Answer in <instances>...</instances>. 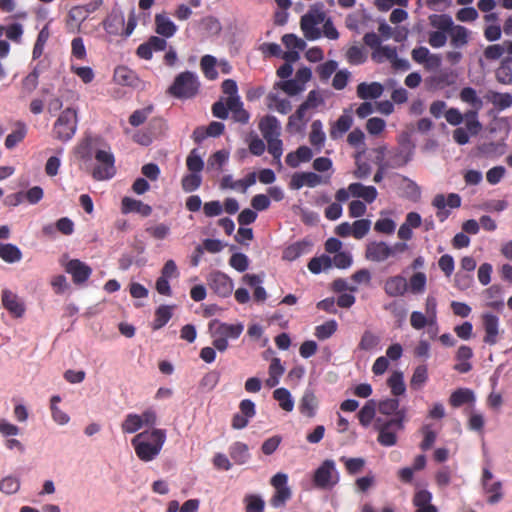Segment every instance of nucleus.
Here are the masks:
<instances>
[{
    "mask_svg": "<svg viewBox=\"0 0 512 512\" xmlns=\"http://www.w3.org/2000/svg\"><path fill=\"white\" fill-rule=\"evenodd\" d=\"M383 289L389 297H402L408 292V281L400 274L390 276L385 280Z\"/></svg>",
    "mask_w": 512,
    "mask_h": 512,
    "instance_id": "dca6fc26",
    "label": "nucleus"
},
{
    "mask_svg": "<svg viewBox=\"0 0 512 512\" xmlns=\"http://www.w3.org/2000/svg\"><path fill=\"white\" fill-rule=\"evenodd\" d=\"M49 23L45 24L44 27L38 33L36 42L33 47L32 57L34 60L40 58L44 52L45 45L50 38Z\"/></svg>",
    "mask_w": 512,
    "mask_h": 512,
    "instance_id": "4c0bfd02",
    "label": "nucleus"
},
{
    "mask_svg": "<svg viewBox=\"0 0 512 512\" xmlns=\"http://www.w3.org/2000/svg\"><path fill=\"white\" fill-rule=\"evenodd\" d=\"M0 258L6 263H16L22 259V252L14 244H0Z\"/></svg>",
    "mask_w": 512,
    "mask_h": 512,
    "instance_id": "72a5a7b5",
    "label": "nucleus"
},
{
    "mask_svg": "<svg viewBox=\"0 0 512 512\" xmlns=\"http://www.w3.org/2000/svg\"><path fill=\"white\" fill-rule=\"evenodd\" d=\"M407 411L402 408L397 417L383 418L377 417L374 422V428L378 432L377 441L381 446L391 447L398 442V433L405 428Z\"/></svg>",
    "mask_w": 512,
    "mask_h": 512,
    "instance_id": "f03ea898",
    "label": "nucleus"
},
{
    "mask_svg": "<svg viewBox=\"0 0 512 512\" xmlns=\"http://www.w3.org/2000/svg\"><path fill=\"white\" fill-rule=\"evenodd\" d=\"M346 60L351 65H361L367 60V55L362 46L353 45L346 51Z\"/></svg>",
    "mask_w": 512,
    "mask_h": 512,
    "instance_id": "49530a36",
    "label": "nucleus"
},
{
    "mask_svg": "<svg viewBox=\"0 0 512 512\" xmlns=\"http://www.w3.org/2000/svg\"><path fill=\"white\" fill-rule=\"evenodd\" d=\"M339 482V473L332 459L324 460L315 470L313 484L321 490L332 489Z\"/></svg>",
    "mask_w": 512,
    "mask_h": 512,
    "instance_id": "6e6552de",
    "label": "nucleus"
},
{
    "mask_svg": "<svg viewBox=\"0 0 512 512\" xmlns=\"http://www.w3.org/2000/svg\"><path fill=\"white\" fill-rule=\"evenodd\" d=\"M325 20L326 13L323 3L313 4L300 19V27L305 38L312 41L319 39L322 32L317 26L324 23Z\"/></svg>",
    "mask_w": 512,
    "mask_h": 512,
    "instance_id": "39448f33",
    "label": "nucleus"
},
{
    "mask_svg": "<svg viewBox=\"0 0 512 512\" xmlns=\"http://www.w3.org/2000/svg\"><path fill=\"white\" fill-rule=\"evenodd\" d=\"M97 165L92 170V177L97 181L111 179L116 174L115 157L110 147L97 149L94 153Z\"/></svg>",
    "mask_w": 512,
    "mask_h": 512,
    "instance_id": "423d86ee",
    "label": "nucleus"
},
{
    "mask_svg": "<svg viewBox=\"0 0 512 512\" xmlns=\"http://www.w3.org/2000/svg\"><path fill=\"white\" fill-rule=\"evenodd\" d=\"M309 141L313 146L318 147L319 149L323 146L325 141V133L323 132L322 123L320 120H315L312 123Z\"/></svg>",
    "mask_w": 512,
    "mask_h": 512,
    "instance_id": "5fc2aeb1",
    "label": "nucleus"
},
{
    "mask_svg": "<svg viewBox=\"0 0 512 512\" xmlns=\"http://www.w3.org/2000/svg\"><path fill=\"white\" fill-rule=\"evenodd\" d=\"M40 72L37 67L26 75L21 81L20 96L26 97L30 95L38 86Z\"/></svg>",
    "mask_w": 512,
    "mask_h": 512,
    "instance_id": "2f4dec72",
    "label": "nucleus"
},
{
    "mask_svg": "<svg viewBox=\"0 0 512 512\" xmlns=\"http://www.w3.org/2000/svg\"><path fill=\"white\" fill-rule=\"evenodd\" d=\"M3 307L15 318H21L25 314L26 307L20 297L9 289H3L1 294Z\"/></svg>",
    "mask_w": 512,
    "mask_h": 512,
    "instance_id": "ddd939ff",
    "label": "nucleus"
},
{
    "mask_svg": "<svg viewBox=\"0 0 512 512\" xmlns=\"http://www.w3.org/2000/svg\"><path fill=\"white\" fill-rule=\"evenodd\" d=\"M227 105L229 111L232 112V118L235 122L247 124L250 119V114L243 108V103L240 97L227 98Z\"/></svg>",
    "mask_w": 512,
    "mask_h": 512,
    "instance_id": "bb28decb",
    "label": "nucleus"
},
{
    "mask_svg": "<svg viewBox=\"0 0 512 512\" xmlns=\"http://www.w3.org/2000/svg\"><path fill=\"white\" fill-rule=\"evenodd\" d=\"M276 86L290 96H295L304 90V86L295 79L278 82Z\"/></svg>",
    "mask_w": 512,
    "mask_h": 512,
    "instance_id": "0e129e2a",
    "label": "nucleus"
},
{
    "mask_svg": "<svg viewBox=\"0 0 512 512\" xmlns=\"http://www.w3.org/2000/svg\"><path fill=\"white\" fill-rule=\"evenodd\" d=\"M484 98L498 111H503L512 106V95L510 93L488 90Z\"/></svg>",
    "mask_w": 512,
    "mask_h": 512,
    "instance_id": "a878e982",
    "label": "nucleus"
},
{
    "mask_svg": "<svg viewBox=\"0 0 512 512\" xmlns=\"http://www.w3.org/2000/svg\"><path fill=\"white\" fill-rule=\"evenodd\" d=\"M153 110V105H148L142 109L135 110L129 117V123L134 127L142 125L152 114Z\"/></svg>",
    "mask_w": 512,
    "mask_h": 512,
    "instance_id": "6e6d98bb",
    "label": "nucleus"
},
{
    "mask_svg": "<svg viewBox=\"0 0 512 512\" xmlns=\"http://www.w3.org/2000/svg\"><path fill=\"white\" fill-rule=\"evenodd\" d=\"M229 454L236 464H245L250 455L248 452V446L242 442H235L229 448Z\"/></svg>",
    "mask_w": 512,
    "mask_h": 512,
    "instance_id": "e433bc0d",
    "label": "nucleus"
},
{
    "mask_svg": "<svg viewBox=\"0 0 512 512\" xmlns=\"http://www.w3.org/2000/svg\"><path fill=\"white\" fill-rule=\"evenodd\" d=\"M64 268L71 275L72 281L76 285L84 284L92 274L91 267L79 259L69 260Z\"/></svg>",
    "mask_w": 512,
    "mask_h": 512,
    "instance_id": "9b49d317",
    "label": "nucleus"
},
{
    "mask_svg": "<svg viewBox=\"0 0 512 512\" xmlns=\"http://www.w3.org/2000/svg\"><path fill=\"white\" fill-rule=\"evenodd\" d=\"M429 20L432 27L442 32H450L456 26L448 14H433Z\"/></svg>",
    "mask_w": 512,
    "mask_h": 512,
    "instance_id": "58836bf2",
    "label": "nucleus"
},
{
    "mask_svg": "<svg viewBox=\"0 0 512 512\" xmlns=\"http://www.w3.org/2000/svg\"><path fill=\"white\" fill-rule=\"evenodd\" d=\"M268 144V152L273 156L276 163L281 164L283 154V142L279 137L265 139Z\"/></svg>",
    "mask_w": 512,
    "mask_h": 512,
    "instance_id": "e2e57ef3",
    "label": "nucleus"
},
{
    "mask_svg": "<svg viewBox=\"0 0 512 512\" xmlns=\"http://www.w3.org/2000/svg\"><path fill=\"white\" fill-rule=\"evenodd\" d=\"M338 328V324L335 320H328L325 323L315 327L314 335L319 340H326L330 338Z\"/></svg>",
    "mask_w": 512,
    "mask_h": 512,
    "instance_id": "864d4df0",
    "label": "nucleus"
},
{
    "mask_svg": "<svg viewBox=\"0 0 512 512\" xmlns=\"http://www.w3.org/2000/svg\"><path fill=\"white\" fill-rule=\"evenodd\" d=\"M400 402L399 400L395 398H387L384 400H381L378 405V411L381 415L386 417H397L398 413L401 411L402 408H399Z\"/></svg>",
    "mask_w": 512,
    "mask_h": 512,
    "instance_id": "f704fd0d",
    "label": "nucleus"
},
{
    "mask_svg": "<svg viewBox=\"0 0 512 512\" xmlns=\"http://www.w3.org/2000/svg\"><path fill=\"white\" fill-rule=\"evenodd\" d=\"M216 66V58L212 55H204L200 61V67L205 75V77L209 80H214L218 76V72L215 69Z\"/></svg>",
    "mask_w": 512,
    "mask_h": 512,
    "instance_id": "3c124183",
    "label": "nucleus"
},
{
    "mask_svg": "<svg viewBox=\"0 0 512 512\" xmlns=\"http://www.w3.org/2000/svg\"><path fill=\"white\" fill-rule=\"evenodd\" d=\"M483 489L486 494L489 495L487 502L490 504H496L498 503L502 497V484L500 481H496L494 483H489L485 486H483Z\"/></svg>",
    "mask_w": 512,
    "mask_h": 512,
    "instance_id": "13d9d810",
    "label": "nucleus"
},
{
    "mask_svg": "<svg viewBox=\"0 0 512 512\" xmlns=\"http://www.w3.org/2000/svg\"><path fill=\"white\" fill-rule=\"evenodd\" d=\"M375 414L376 402L374 400H368L357 414L359 423L365 428L368 427L375 418Z\"/></svg>",
    "mask_w": 512,
    "mask_h": 512,
    "instance_id": "c9c22d12",
    "label": "nucleus"
},
{
    "mask_svg": "<svg viewBox=\"0 0 512 512\" xmlns=\"http://www.w3.org/2000/svg\"><path fill=\"white\" fill-rule=\"evenodd\" d=\"M209 330L211 335H221L228 341V339H238L244 330V326L241 323L228 324L214 319L209 323Z\"/></svg>",
    "mask_w": 512,
    "mask_h": 512,
    "instance_id": "f8f14e48",
    "label": "nucleus"
},
{
    "mask_svg": "<svg viewBox=\"0 0 512 512\" xmlns=\"http://www.w3.org/2000/svg\"><path fill=\"white\" fill-rule=\"evenodd\" d=\"M121 211L123 214L138 213L143 217H148L152 213V207L130 197H124L121 201Z\"/></svg>",
    "mask_w": 512,
    "mask_h": 512,
    "instance_id": "6ab92c4d",
    "label": "nucleus"
},
{
    "mask_svg": "<svg viewBox=\"0 0 512 512\" xmlns=\"http://www.w3.org/2000/svg\"><path fill=\"white\" fill-rule=\"evenodd\" d=\"M155 32L164 37L171 38L177 32V26L174 22L164 13L155 15Z\"/></svg>",
    "mask_w": 512,
    "mask_h": 512,
    "instance_id": "aec40b11",
    "label": "nucleus"
},
{
    "mask_svg": "<svg viewBox=\"0 0 512 512\" xmlns=\"http://www.w3.org/2000/svg\"><path fill=\"white\" fill-rule=\"evenodd\" d=\"M186 165L188 170L193 173L200 174V172L203 170L204 162L200 155L197 153L196 149H193L187 156Z\"/></svg>",
    "mask_w": 512,
    "mask_h": 512,
    "instance_id": "338daca9",
    "label": "nucleus"
},
{
    "mask_svg": "<svg viewBox=\"0 0 512 512\" xmlns=\"http://www.w3.org/2000/svg\"><path fill=\"white\" fill-rule=\"evenodd\" d=\"M380 344V337L370 330H365L358 344V349L362 351H371Z\"/></svg>",
    "mask_w": 512,
    "mask_h": 512,
    "instance_id": "de8ad7c7",
    "label": "nucleus"
},
{
    "mask_svg": "<svg viewBox=\"0 0 512 512\" xmlns=\"http://www.w3.org/2000/svg\"><path fill=\"white\" fill-rule=\"evenodd\" d=\"M450 45L456 49L465 47L470 38L469 30L461 25H456L450 32Z\"/></svg>",
    "mask_w": 512,
    "mask_h": 512,
    "instance_id": "7c9ffc66",
    "label": "nucleus"
},
{
    "mask_svg": "<svg viewBox=\"0 0 512 512\" xmlns=\"http://www.w3.org/2000/svg\"><path fill=\"white\" fill-rule=\"evenodd\" d=\"M432 205L437 209L436 216L440 222H444L450 215L449 208H458L461 206V197L456 193H450L447 198L443 194H437Z\"/></svg>",
    "mask_w": 512,
    "mask_h": 512,
    "instance_id": "9d476101",
    "label": "nucleus"
},
{
    "mask_svg": "<svg viewBox=\"0 0 512 512\" xmlns=\"http://www.w3.org/2000/svg\"><path fill=\"white\" fill-rule=\"evenodd\" d=\"M384 88L379 82H362L357 86V96L362 100L377 99L383 94Z\"/></svg>",
    "mask_w": 512,
    "mask_h": 512,
    "instance_id": "393cba45",
    "label": "nucleus"
},
{
    "mask_svg": "<svg viewBox=\"0 0 512 512\" xmlns=\"http://www.w3.org/2000/svg\"><path fill=\"white\" fill-rule=\"evenodd\" d=\"M206 280L209 288L218 296L226 298L232 294L234 284L225 273L213 271L207 276Z\"/></svg>",
    "mask_w": 512,
    "mask_h": 512,
    "instance_id": "1a4fd4ad",
    "label": "nucleus"
},
{
    "mask_svg": "<svg viewBox=\"0 0 512 512\" xmlns=\"http://www.w3.org/2000/svg\"><path fill=\"white\" fill-rule=\"evenodd\" d=\"M172 311L170 306L161 305L155 311L154 329H160L171 319Z\"/></svg>",
    "mask_w": 512,
    "mask_h": 512,
    "instance_id": "4d7b16f0",
    "label": "nucleus"
},
{
    "mask_svg": "<svg viewBox=\"0 0 512 512\" xmlns=\"http://www.w3.org/2000/svg\"><path fill=\"white\" fill-rule=\"evenodd\" d=\"M104 30L112 36L122 35L125 26L123 13L118 9H113L102 22Z\"/></svg>",
    "mask_w": 512,
    "mask_h": 512,
    "instance_id": "f3484780",
    "label": "nucleus"
},
{
    "mask_svg": "<svg viewBox=\"0 0 512 512\" xmlns=\"http://www.w3.org/2000/svg\"><path fill=\"white\" fill-rule=\"evenodd\" d=\"M291 496L292 492L290 488L275 489V493L270 499V504L274 508L283 507Z\"/></svg>",
    "mask_w": 512,
    "mask_h": 512,
    "instance_id": "680f3d73",
    "label": "nucleus"
},
{
    "mask_svg": "<svg viewBox=\"0 0 512 512\" xmlns=\"http://www.w3.org/2000/svg\"><path fill=\"white\" fill-rule=\"evenodd\" d=\"M88 17L84 13L82 7L80 5L73 6L67 14L66 18V27L69 31H80L81 24L87 19Z\"/></svg>",
    "mask_w": 512,
    "mask_h": 512,
    "instance_id": "c85d7f7f",
    "label": "nucleus"
},
{
    "mask_svg": "<svg viewBox=\"0 0 512 512\" xmlns=\"http://www.w3.org/2000/svg\"><path fill=\"white\" fill-rule=\"evenodd\" d=\"M352 118L348 115H341L330 129V137L337 139L346 133L352 126Z\"/></svg>",
    "mask_w": 512,
    "mask_h": 512,
    "instance_id": "c03bdc74",
    "label": "nucleus"
},
{
    "mask_svg": "<svg viewBox=\"0 0 512 512\" xmlns=\"http://www.w3.org/2000/svg\"><path fill=\"white\" fill-rule=\"evenodd\" d=\"M93 142L94 139L92 137L86 136L75 147V155L82 161H90L93 157Z\"/></svg>",
    "mask_w": 512,
    "mask_h": 512,
    "instance_id": "ea45409f",
    "label": "nucleus"
},
{
    "mask_svg": "<svg viewBox=\"0 0 512 512\" xmlns=\"http://www.w3.org/2000/svg\"><path fill=\"white\" fill-rule=\"evenodd\" d=\"M321 183V177L314 172L295 173L290 182L292 189H300L303 186L316 187Z\"/></svg>",
    "mask_w": 512,
    "mask_h": 512,
    "instance_id": "412c9836",
    "label": "nucleus"
},
{
    "mask_svg": "<svg viewBox=\"0 0 512 512\" xmlns=\"http://www.w3.org/2000/svg\"><path fill=\"white\" fill-rule=\"evenodd\" d=\"M259 130L264 139L279 137L281 130L280 122L275 116L266 115L259 122Z\"/></svg>",
    "mask_w": 512,
    "mask_h": 512,
    "instance_id": "b1692460",
    "label": "nucleus"
},
{
    "mask_svg": "<svg viewBox=\"0 0 512 512\" xmlns=\"http://www.w3.org/2000/svg\"><path fill=\"white\" fill-rule=\"evenodd\" d=\"M482 324L485 330L483 341L488 345H495L498 341L499 318L492 313L482 314Z\"/></svg>",
    "mask_w": 512,
    "mask_h": 512,
    "instance_id": "2eb2a0df",
    "label": "nucleus"
},
{
    "mask_svg": "<svg viewBox=\"0 0 512 512\" xmlns=\"http://www.w3.org/2000/svg\"><path fill=\"white\" fill-rule=\"evenodd\" d=\"M166 441V431L164 429H153L138 433L132 440L137 457L149 462L154 460L161 452Z\"/></svg>",
    "mask_w": 512,
    "mask_h": 512,
    "instance_id": "f257e3e1",
    "label": "nucleus"
},
{
    "mask_svg": "<svg viewBox=\"0 0 512 512\" xmlns=\"http://www.w3.org/2000/svg\"><path fill=\"white\" fill-rule=\"evenodd\" d=\"M432 493L426 489L417 490L412 498L415 512H438V508L432 504Z\"/></svg>",
    "mask_w": 512,
    "mask_h": 512,
    "instance_id": "a211bd4d",
    "label": "nucleus"
},
{
    "mask_svg": "<svg viewBox=\"0 0 512 512\" xmlns=\"http://www.w3.org/2000/svg\"><path fill=\"white\" fill-rule=\"evenodd\" d=\"M114 80L123 86H137L139 78L137 74L126 66H118L114 71Z\"/></svg>",
    "mask_w": 512,
    "mask_h": 512,
    "instance_id": "cd10ccee",
    "label": "nucleus"
},
{
    "mask_svg": "<svg viewBox=\"0 0 512 512\" xmlns=\"http://www.w3.org/2000/svg\"><path fill=\"white\" fill-rule=\"evenodd\" d=\"M27 133V129L24 123H17V129L10 133L5 140V147L7 149H13L17 144L23 141Z\"/></svg>",
    "mask_w": 512,
    "mask_h": 512,
    "instance_id": "603ef678",
    "label": "nucleus"
},
{
    "mask_svg": "<svg viewBox=\"0 0 512 512\" xmlns=\"http://www.w3.org/2000/svg\"><path fill=\"white\" fill-rule=\"evenodd\" d=\"M273 398L279 403V406L287 412H291L294 408V401L289 390L286 388H277L273 392Z\"/></svg>",
    "mask_w": 512,
    "mask_h": 512,
    "instance_id": "a18cd8bd",
    "label": "nucleus"
},
{
    "mask_svg": "<svg viewBox=\"0 0 512 512\" xmlns=\"http://www.w3.org/2000/svg\"><path fill=\"white\" fill-rule=\"evenodd\" d=\"M246 503V512H263L265 503L258 495H247L244 498Z\"/></svg>",
    "mask_w": 512,
    "mask_h": 512,
    "instance_id": "774afa93",
    "label": "nucleus"
},
{
    "mask_svg": "<svg viewBox=\"0 0 512 512\" xmlns=\"http://www.w3.org/2000/svg\"><path fill=\"white\" fill-rule=\"evenodd\" d=\"M427 276L424 272H415L408 281V291L414 295L422 294L426 289Z\"/></svg>",
    "mask_w": 512,
    "mask_h": 512,
    "instance_id": "a19ab883",
    "label": "nucleus"
},
{
    "mask_svg": "<svg viewBox=\"0 0 512 512\" xmlns=\"http://www.w3.org/2000/svg\"><path fill=\"white\" fill-rule=\"evenodd\" d=\"M267 107L269 109H274L278 113L286 115L288 114L291 109V103L287 99H281L276 93H269L267 95Z\"/></svg>",
    "mask_w": 512,
    "mask_h": 512,
    "instance_id": "473e14b6",
    "label": "nucleus"
},
{
    "mask_svg": "<svg viewBox=\"0 0 512 512\" xmlns=\"http://www.w3.org/2000/svg\"><path fill=\"white\" fill-rule=\"evenodd\" d=\"M143 427L142 417L138 414H128L121 424L124 433L132 434L137 432Z\"/></svg>",
    "mask_w": 512,
    "mask_h": 512,
    "instance_id": "8fccbe9b",
    "label": "nucleus"
},
{
    "mask_svg": "<svg viewBox=\"0 0 512 512\" xmlns=\"http://www.w3.org/2000/svg\"><path fill=\"white\" fill-rule=\"evenodd\" d=\"M348 190L351 196L362 198L367 203L374 202L378 196V192L374 186H364L358 182L349 184Z\"/></svg>",
    "mask_w": 512,
    "mask_h": 512,
    "instance_id": "4be33fe9",
    "label": "nucleus"
},
{
    "mask_svg": "<svg viewBox=\"0 0 512 512\" xmlns=\"http://www.w3.org/2000/svg\"><path fill=\"white\" fill-rule=\"evenodd\" d=\"M299 411L302 415L313 418L318 408V400L312 390H306L299 402Z\"/></svg>",
    "mask_w": 512,
    "mask_h": 512,
    "instance_id": "5701e85b",
    "label": "nucleus"
},
{
    "mask_svg": "<svg viewBox=\"0 0 512 512\" xmlns=\"http://www.w3.org/2000/svg\"><path fill=\"white\" fill-rule=\"evenodd\" d=\"M202 183V177L199 173H189L182 178L181 185L185 192L197 190Z\"/></svg>",
    "mask_w": 512,
    "mask_h": 512,
    "instance_id": "bf43d9fd",
    "label": "nucleus"
},
{
    "mask_svg": "<svg viewBox=\"0 0 512 512\" xmlns=\"http://www.w3.org/2000/svg\"><path fill=\"white\" fill-rule=\"evenodd\" d=\"M474 401V393L468 388H458L453 391L449 397V404L454 408H459L464 404L472 403Z\"/></svg>",
    "mask_w": 512,
    "mask_h": 512,
    "instance_id": "c756f323",
    "label": "nucleus"
},
{
    "mask_svg": "<svg viewBox=\"0 0 512 512\" xmlns=\"http://www.w3.org/2000/svg\"><path fill=\"white\" fill-rule=\"evenodd\" d=\"M305 248V243L295 242L284 249L282 258L284 260L294 261L304 253Z\"/></svg>",
    "mask_w": 512,
    "mask_h": 512,
    "instance_id": "052dcab7",
    "label": "nucleus"
},
{
    "mask_svg": "<svg viewBox=\"0 0 512 512\" xmlns=\"http://www.w3.org/2000/svg\"><path fill=\"white\" fill-rule=\"evenodd\" d=\"M459 98L463 103L471 106V109L464 113V119L467 130H469L471 134L476 135L481 129L478 113L483 108V100L472 87H464L460 91Z\"/></svg>",
    "mask_w": 512,
    "mask_h": 512,
    "instance_id": "20e7f679",
    "label": "nucleus"
},
{
    "mask_svg": "<svg viewBox=\"0 0 512 512\" xmlns=\"http://www.w3.org/2000/svg\"><path fill=\"white\" fill-rule=\"evenodd\" d=\"M199 89L200 82L197 75L191 71H184L175 77L167 93L174 98L186 100L194 98Z\"/></svg>",
    "mask_w": 512,
    "mask_h": 512,
    "instance_id": "7ed1b4c3",
    "label": "nucleus"
},
{
    "mask_svg": "<svg viewBox=\"0 0 512 512\" xmlns=\"http://www.w3.org/2000/svg\"><path fill=\"white\" fill-rule=\"evenodd\" d=\"M77 129V113L72 108H67L59 115L53 126L54 137L60 141L70 140Z\"/></svg>",
    "mask_w": 512,
    "mask_h": 512,
    "instance_id": "0eeeda50",
    "label": "nucleus"
},
{
    "mask_svg": "<svg viewBox=\"0 0 512 512\" xmlns=\"http://www.w3.org/2000/svg\"><path fill=\"white\" fill-rule=\"evenodd\" d=\"M423 440L420 443V448L423 451L429 450L436 441V432L433 431L430 424H426L421 428Z\"/></svg>",
    "mask_w": 512,
    "mask_h": 512,
    "instance_id": "69168bd1",
    "label": "nucleus"
},
{
    "mask_svg": "<svg viewBox=\"0 0 512 512\" xmlns=\"http://www.w3.org/2000/svg\"><path fill=\"white\" fill-rule=\"evenodd\" d=\"M392 257L390 246L383 241H372L366 245L365 258L373 262H383Z\"/></svg>",
    "mask_w": 512,
    "mask_h": 512,
    "instance_id": "4468645a",
    "label": "nucleus"
},
{
    "mask_svg": "<svg viewBox=\"0 0 512 512\" xmlns=\"http://www.w3.org/2000/svg\"><path fill=\"white\" fill-rule=\"evenodd\" d=\"M387 384L391 389V393L394 397L401 396L406 391L403 373L400 371H394L388 378Z\"/></svg>",
    "mask_w": 512,
    "mask_h": 512,
    "instance_id": "79ce46f5",
    "label": "nucleus"
},
{
    "mask_svg": "<svg viewBox=\"0 0 512 512\" xmlns=\"http://www.w3.org/2000/svg\"><path fill=\"white\" fill-rule=\"evenodd\" d=\"M502 288L499 285H492L484 291L485 298L489 300L487 303L488 307L493 309H501L504 305L503 301L500 300Z\"/></svg>",
    "mask_w": 512,
    "mask_h": 512,
    "instance_id": "09e8293b",
    "label": "nucleus"
},
{
    "mask_svg": "<svg viewBox=\"0 0 512 512\" xmlns=\"http://www.w3.org/2000/svg\"><path fill=\"white\" fill-rule=\"evenodd\" d=\"M428 380V368L427 365H418L412 374L410 379V387L413 390H420Z\"/></svg>",
    "mask_w": 512,
    "mask_h": 512,
    "instance_id": "37998d69",
    "label": "nucleus"
}]
</instances>
